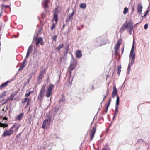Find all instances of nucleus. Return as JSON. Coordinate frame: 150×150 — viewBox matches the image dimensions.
Masks as SVG:
<instances>
[{"label": "nucleus", "instance_id": "1", "mask_svg": "<svg viewBox=\"0 0 150 150\" xmlns=\"http://www.w3.org/2000/svg\"><path fill=\"white\" fill-rule=\"evenodd\" d=\"M134 41H133L132 49L130 52L129 55L130 60L129 63V64H131L132 65H133L135 59V54L134 52Z\"/></svg>", "mask_w": 150, "mask_h": 150}, {"label": "nucleus", "instance_id": "2", "mask_svg": "<svg viewBox=\"0 0 150 150\" xmlns=\"http://www.w3.org/2000/svg\"><path fill=\"white\" fill-rule=\"evenodd\" d=\"M16 124H15L14 125L11 127L9 130H5L3 132L2 136L5 137L6 136H9L11 135L13 132V129L16 127Z\"/></svg>", "mask_w": 150, "mask_h": 150}, {"label": "nucleus", "instance_id": "3", "mask_svg": "<svg viewBox=\"0 0 150 150\" xmlns=\"http://www.w3.org/2000/svg\"><path fill=\"white\" fill-rule=\"evenodd\" d=\"M50 120L51 118H50L44 120L42 124V128L44 129L47 128V127L50 125Z\"/></svg>", "mask_w": 150, "mask_h": 150}, {"label": "nucleus", "instance_id": "4", "mask_svg": "<svg viewBox=\"0 0 150 150\" xmlns=\"http://www.w3.org/2000/svg\"><path fill=\"white\" fill-rule=\"evenodd\" d=\"M95 40L97 43L98 46H101L106 44V42L102 40L101 38L100 37L96 38L95 39Z\"/></svg>", "mask_w": 150, "mask_h": 150}, {"label": "nucleus", "instance_id": "5", "mask_svg": "<svg viewBox=\"0 0 150 150\" xmlns=\"http://www.w3.org/2000/svg\"><path fill=\"white\" fill-rule=\"evenodd\" d=\"M54 87L53 85L52 84L50 85L46 92V96L47 97H48L50 96L52 90Z\"/></svg>", "mask_w": 150, "mask_h": 150}, {"label": "nucleus", "instance_id": "6", "mask_svg": "<svg viewBox=\"0 0 150 150\" xmlns=\"http://www.w3.org/2000/svg\"><path fill=\"white\" fill-rule=\"evenodd\" d=\"M45 73V72L44 70H43L42 69L41 70L40 74L37 79V82L38 83H40L42 81V79L43 77L44 74Z\"/></svg>", "mask_w": 150, "mask_h": 150}, {"label": "nucleus", "instance_id": "7", "mask_svg": "<svg viewBox=\"0 0 150 150\" xmlns=\"http://www.w3.org/2000/svg\"><path fill=\"white\" fill-rule=\"evenodd\" d=\"M143 7L142 4H139L137 6V13L139 15L142 14V10Z\"/></svg>", "mask_w": 150, "mask_h": 150}, {"label": "nucleus", "instance_id": "8", "mask_svg": "<svg viewBox=\"0 0 150 150\" xmlns=\"http://www.w3.org/2000/svg\"><path fill=\"white\" fill-rule=\"evenodd\" d=\"M32 45H30L28 49L27 54L25 57V59L27 58L29 56L30 53L32 52Z\"/></svg>", "mask_w": 150, "mask_h": 150}, {"label": "nucleus", "instance_id": "9", "mask_svg": "<svg viewBox=\"0 0 150 150\" xmlns=\"http://www.w3.org/2000/svg\"><path fill=\"white\" fill-rule=\"evenodd\" d=\"M126 27L129 29V32L130 35L132 34V31L133 29V25L130 23H128L126 26Z\"/></svg>", "mask_w": 150, "mask_h": 150}, {"label": "nucleus", "instance_id": "10", "mask_svg": "<svg viewBox=\"0 0 150 150\" xmlns=\"http://www.w3.org/2000/svg\"><path fill=\"white\" fill-rule=\"evenodd\" d=\"M120 44L121 43L119 41H118L117 44L116 45V46L115 47V54L116 55H117L118 54L117 50L119 48Z\"/></svg>", "mask_w": 150, "mask_h": 150}, {"label": "nucleus", "instance_id": "11", "mask_svg": "<svg viewBox=\"0 0 150 150\" xmlns=\"http://www.w3.org/2000/svg\"><path fill=\"white\" fill-rule=\"evenodd\" d=\"M96 127H93L90 134L91 140H92L94 137V134L96 132Z\"/></svg>", "mask_w": 150, "mask_h": 150}, {"label": "nucleus", "instance_id": "12", "mask_svg": "<svg viewBox=\"0 0 150 150\" xmlns=\"http://www.w3.org/2000/svg\"><path fill=\"white\" fill-rule=\"evenodd\" d=\"M43 4V6L45 8H46L48 7V4L49 3L48 0H44Z\"/></svg>", "mask_w": 150, "mask_h": 150}, {"label": "nucleus", "instance_id": "13", "mask_svg": "<svg viewBox=\"0 0 150 150\" xmlns=\"http://www.w3.org/2000/svg\"><path fill=\"white\" fill-rule=\"evenodd\" d=\"M76 57L78 58H80L82 56V52L81 50H78L76 53Z\"/></svg>", "mask_w": 150, "mask_h": 150}, {"label": "nucleus", "instance_id": "14", "mask_svg": "<svg viewBox=\"0 0 150 150\" xmlns=\"http://www.w3.org/2000/svg\"><path fill=\"white\" fill-rule=\"evenodd\" d=\"M23 113H21L19 115L17 116V117L16 118V120L17 121H19L21 120L22 117L23 115Z\"/></svg>", "mask_w": 150, "mask_h": 150}, {"label": "nucleus", "instance_id": "15", "mask_svg": "<svg viewBox=\"0 0 150 150\" xmlns=\"http://www.w3.org/2000/svg\"><path fill=\"white\" fill-rule=\"evenodd\" d=\"M74 14L75 11L74 10L71 14L70 15H69V18L67 20L68 21H69L70 20H72L71 19L72 18Z\"/></svg>", "mask_w": 150, "mask_h": 150}, {"label": "nucleus", "instance_id": "16", "mask_svg": "<svg viewBox=\"0 0 150 150\" xmlns=\"http://www.w3.org/2000/svg\"><path fill=\"white\" fill-rule=\"evenodd\" d=\"M11 81H7L3 83L0 86V88H4L7 86L8 84Z\"/></svg>", "mask_w": 150, "mask_h": 150}, {"label": "nucleus", "instance_id": "17", "mask_svg": "<svg viewBox=\"0 0 150 150\" xmlns=\"http://www.w3.org/2000/svg\"><path fill=\"white\" fill-rule=\"evenodd\" d=\"M43 41L42 38V37H40L38 38L37 40V41L36 43V45L37 46H38V45L39 43H40L41 42H42Z\"/></svg>", "mask_w": 150, "mask_h": 150}, {"label": "nucleus", "instance_id": "18", "mask_svg": "<svg viewBox=\"0 0 150 150\" xmlns=\"http://www.w3.org/2000/svg\"><path fill=\"white\" fill-rule=\"evenodd\" d=\"M121 68V65H119L117 69V73L118 75H119L120 74Z\"/></svg>", "mask_w": 150, "mask_h": 150}, {"label": "nucleus", "instance_id": "19", "mask_svg": "<svg viewBox=\"0 0 150 150\" xmlns=\"http://www.w3.org/2000/svg\"><path fill=\"white\" fill-rule=\"evenodd\" d=\"M80 7L81 8L84 9L86 7V5L85 3H81L80 5Z\"/></svg>", "mask_w": 150, "mask_h": 150}, {"label": "nucleus", "instance_id": "20", "mask_svg": "<svg viewBox=\"0 0 150 150\" xmlns=\"http://www.w3.org/2000/svg\"><path fill=\"white\" fill-rule=\"evenodd\" d=\"M64 46V44H62L61 45H60L59 46H58L56 48V49L58 50H59L61 49Z\"/></svg>", "mask_w": 150, "mask_h": 150}, {"label": "nucleus", "instance_id": "21", "mask_svg": "<svg viewBox=\"0 0 150 150\" xmlns=\"http://www.w3.org/2000/svg\"><path fill=\"white\" fill-rule=\"evenodd\" d=\"M58 16L57 15H54V16L53 20H55L56 23H57L58 21Z\"/></svg>", "mask_w": 150, "mask_h": 150}, {"label": "nucleus", "instance_id": "22", "mask_svg": "<svg viewBox=\"0 0 150 150\" xmlns=\"http://www.w3.org/2000/svg\"><path fill=\"white\" fill-rule=\"evenodd\" d=\"M45 85H44L43 86L42 88L40 90V93H44V92L45 90Z\"/></svg>", "mask_w": 150, "mask_h": 150}, {"label": "nucleus", "instance_id": "23", "mask_svg": "<svg viewBox=\"0 0 150 150\" xmlns=\"http://www.w3.org/2000/svg\"><path fill=\"white\" fill-rule=\"evenodd\" d=\"M8 126V125L7 124H5L3 123H2L1 122H0V127H7Z\"/></svg>", "mask_w": 150, "mask_h": 150}, {"label": "nucleus", "instance_id": "24", "mask_svg": "<svg viewBox=\"0 0 150 150\" xmlns=\"http://www.w3.org/2000/svg\"><path fill=\"white\" fill-rule=\"evenodd\" d=\"M115 96H117V91H113L112 93V97L114 98Z\"/></svg>", "mask_w": 150, "mask_h": 150}, {"label": "nucleus", "instance_id": "25", "mask_svg": "<svg viewBox=\"0 0 150 150\" xmlns=\"http://www.w3.org/2000/svg\"><path fill=\"white\" fill-rule=\"evenodd\" d=\"M128 11V8L127 7L125 8L123 11V14H126L127 13Z\"/></svg>", "mask_w": 150, "mask_h": 150}, {"label": "nucleus", "instance_id": "26", "mask_svg": "<svg viewBox=\"0 0 150 150\" xmlns=\"http://www.w3.org/2000/svg\"><path fill=\"white\" fill-rule=\"evenodd\" d=\"M14 97V95L12 94L7 99V100H12L13 99Z\"/></svg>", "mask_w": 150, "mask_h": 150}, {"label": "nucleus", "instance_id": "27", "mask_svg": "<svg viewBox=\"0 0 150 150\" xmlns=\"http://www.w3.org/2000/svg\"><path fill=\"white\" fill-rule=\"evenodd\" d=\"M25 65L24 64H21L19 69L18 71H20L21 70H22L25 67Z\"/></svg>", "mask_w": 150, "mask_h": 150}, {"label": "nucleus", "instance_id": "28", "mask_svg": "<svg viewBox=\"0 0 150 150\" xmlns=\"http://www.w3.org/2000/svg\"><path fill=\"white\" fill-rule=\"evenodd\" d=\"M119 97L118 96H117L116 100V105H119Z\"/></svg>", "mask_w": 150, "mask_h": 150}, {"label": "nucleus", "instance_id": "29", "mask_svg": "<svg viewBox=\"0 0 150 150\" xmlns=\"http://www.w3.org/2000/svg\"><path fill=\"white\" fill-rule=\"evenodd\" d=\"M132 65H131V64H128V69H127L128 71H127V74H129V73L130 70V67Z\"/></svg>", "mask_w": 150, "mask_h": 150}, {"label": "nucleus", "instance_id": "30", "mask_svg": "<svg viewBox=\"0 0 150 150\" xmlns=\"http://www.w3.org/2000/svg\"><path fill=\"white\" fill-rule=\"evenodd\" d=\"M28 98H24L22 100V103H24L26 102L28 100Z\"/></svg>", "mask_w": 150, "mask_h": 150}, {"label": "nucleus", "instance_id": "31", "mask_svg": "<svg viewBox=\"0 0 150 150\" xmlns=\"http://www.w3.org/2000/svg\"><path fill=\"white\" fill-rule=\"evenodd\" d=\"M32 93V92L31 91H29L25 94V96L26 97H28L30 95V94Z\"/></svg>", "mask_w": 150, "mask_h": 150}, {"label": "nucleus", "instance_id": "32", "mask_svg": "<svg viewBox=\"0 0 150 150\" xmlns=\"http://www.w3.org/2000/svg\"><path fill=\"white\" fill-rule=\"evenodd\" d=\"M57 38V36L56 35H54L52 37V39L54 41H56V39Z\"/></svg>", "mask_w": 150, "mask_h": 150}, {"label": "nucleus", "instance_id": "33", "mask_svg": "<svg viewBox=\"0 0 150 150\" xmlns=\"http://www.w3.org/2000/svg\"><path fill=\"white\" fill-rule=\"evenodd\" d=\"M119 105H116L115 108V112H117L118 110V109Z\"/></svg>", "mask_w": 150, "mask_h": 150}, {"label": "nucleus", "instance_id": "34", "mask_svg": "<svg viewBox=\"0 0 150 150\" xmlns=\"http://www.w3.org/2000/svg\"><path fill=\"white\" fill-rule=\"evenodd\" d=\"M31 101V99L30 98V99L28 98V100L27 101V105H28L30 104Z\"/></svg>", "mask_w": 150, "mask_h": 150}, {"label": "nucleus", "instance_id": "35", "mask_svg": "<svg viewBox=\"0 0 150 150\" xmlns=\"http://www.w3.org/2000/svg\"><path fill=\"white\" fill-rule=\"evenodd\" d=\"M75 68V67H71L70 69V74H71V71L72 70H73Z\"/></svg>", "mask_w": 150, "mask_h": 150}, {"label": "nucleus", "instance_id": "36", "mask_svg": "<svg viewBox=\"0 0 150 150\" xmlns=\"http://www.w3.org/2000/svg\"><path fill=\"white\" fill-rule=\"evenodd\" d=\"M110 104L109 103H108L107 106L105 108H106V112H107L108 111V107L109 106Z\"/></svg>", "mask_w": 150, "mask_h": 150}, {"label": "nucleus", "instance_id": "37", "mask_svg": "<svg viewBox=\"0 0 150 150\" xmlns=\"http://www.w3.org/2000/svg\"><path fill=\"white\" fill-rule=\"evenodd\" d=\"M42 98L43 97L39 95L38 97V100H40V101H41Z\"/></svg>", "mask_w": 150, "mask_h": 150}, {"label": "nucleus", "instance_id": "38", "mask_svg": "<svg viewBox=\"0 0 150 150\" xmlns=\"http://www.w3.org/2000/svg\"><path fill=\"white\" fill-rule=\"evenodd\" d=\"M55 27V25L53 23L52 26L51 27V30H52Z\"/></svg>", "mask_w": 150, "mask_h": 150}, {"label": "nucleus", "instance_id": "39", "mask_svg": "<svg viewBox=\"0 0 150 150\" xmlns=\"http://www.w3.org/2000/svg\"><path fill=\"white\" fill-rule=\"evenodd\" d=\"M148 27V24H146L144 25V28L145 29H146Z\"/></svg>", "mask_w": 150, "mask_h": 150}, {"label": "nucleus", "instance_id": "40", "mask_svg": "<svg viewBox=\"0 0 150 150\" xmlns=\"http://www.w3.org/2000/svg\"><path fill=\"white\" fill-rule=\"evenodd\" d=\"M19 127V126H17V125L16 124V127L15 128V130L16 131V132L17 131Z\"/></svg>", "mask_w": 150, "mask_h": 150}, {"label": "nucleus", "instance_id": "41", "mask_svg": "<svg viewBox=\"0 0 150 150\" xmlns=\"http://www.w3.org/2000/svg\"><path fill=\"white\" fill-rule=\"evenodd\" d=\"M148 14V11H146L145 14H144V16H142V18H144Z\"/></svg>", "mask_w": 150, "mask_h": 150}, {"label": "nucleus", "instance_id": "42", "mask_svg": "<svg viewBox=\"0 0 150 150\" xmlns=\"http://www.w3.org/2000/svg\"><path fill=\"white\" fill-rule=\"evenodd\" d=\"M2 6L3 7L5 8H7L9 6L8 5H3V4H2Z\"/></svg>", "mask_w": 150, "mask_h": 150}, {"label": "nucleus", "instance_id": "43", "mask_svg": "<svg viewBox=\"0 0 150 150\" xmlns=\"http://www.w3.org/2000/svg\"><path fill=\"white\" fill-rule=\"evenodd\" d=\"M39 95L40 96H41V97H42L43 98V96H44V93H40L39 94Z\"/></svg>", "mask_w": 150, "mask_h": 150}, {"label": "nucleus", "instance_id": "44", "mask_svg": "<svg viewBox=\"0 0 150 150\" xmlns=\"http://www.w3.org/2000/svg\"><path fill=\"white\" fill-rule=\"evenodd\" d=\"M63 60L64 61L66 60V58L64 57H62L61 58L60 60L61 61H62Z\"/></svg>", "mask_w": 150, "mask_h": 150}, {"label": "nucleus", "instance_id": "45", "mask_svg": "<svg viewBox=\"0 0 150 150\" xmlns=\"http://www.w3.org/2000/svg\"><path fill=\"white\" fill-rule=\"evenodd\" d=\"M117 112H115V113L114 114V116H113V119H114L116 116V115H117Z\"/></svg>", "mask_w": 150, "mask_h": 150}, {"label": "nucleus", "instance_id": "46", "mask_svg": "<svg viewBox=\"0 0 150 150\" xmlns=\"http://www.w3.org/2000/svg\"><path fill=\"white\" fill-rule=\"evenodd\" d=\"M113 91H117L116 88V87L115 86L113 87Z\"/></svg>", "mask_w": 150, "mask_h": 150}, {"label": "nucleus", "instance_id": "47", "mask_svg": "<svg viewBox=\"0 0 150 150\" xmlns=\"http://www.w3.org/2000/svg\"><path fill=\"white\" fill-rule=\"evenodd\" d=\"M36 37H37V36H36ZM37 40V37H34L33 39V41H34L35 40Z\"/></svg>", "mask_w": 150, "mask_h": 150}, {"label": "nucleus", "instance_id": "48", "mask_svg": "<svg viewBox=\"0 0 150 150\" xmlns=\"http://www.w3.org/2000/svg\"><path fill=\"white\" fill-rule=\"evenodd\" d=\"M30 78H29L28 79V81H30V79H31V75L30 76Z\"/></svg>", "mask_w": 150, "mask_h": 150}, {"label": "nucleus", "instance_id": "49", "mask_svg": "<svg viewBox=\"0 0 150 150\" xmlns=\"http://www.w3.org/2000/svg\"><path fill=\"white\" fill-rule=\"evenodd\" d=\"M16 78V76H14L13 77V78H12V80H11V81L12 80H14V79H15Z\"/></svg>", "mask_w": 150, "mask_h": 150}, {"label": "nucleus", "instance_id": "50", "mask_svg": "<svg viewBox=\"0 0 150 150\" xmlns=\"http://www.w3.org/2000/svg\"><path fill=\"white\" fill-rule=\"evenodd\" d=\"M102 150H110L109 149H107L105 148L103 149Z\"/></svg>", "mask_w": 150, "mask_h": 150}, {"label": "nucleus", "instance_id": "51", "mask_svg": "<svg viewBox=\"0 0 150 150\" xmlns=\"http://www.w3.org/2000/svg\"><path fill=\"white\" fill-rule=\"evenodd\" d=\"M109 92V90H107L106 91V95L107 96L108 93Z\"/></svg>", "mask_w": 150, "mask_h": 150}, {"label": "nucleus", "instance_id": "52", "mask_svg": "<svg viewBox=\"0 0 150 150\" xmlns=\"http://www.w3.org/2000/svg\"><path fill=\"white\" fill-rule=\"evenodd\" d=\"M26 59H25L24 60V61L23 62V64H25V62H26Z\"/></svg>", "mask_w": 150, "mask_h": 150}, {"label": "nucleus", "instance_id": "53", "mask_svg": "<svg viewBox=\"0 0 150 150\" xmlns=\"http://www.w3.org/2000/svg\"><path fill=\"white\" fill-rule=\"evenodd\" d=\"M40 44H41V45H43V41L42 42H41L40 43Z\"/></svg>", "mask_w": 150, "mask_h": 150}, {"label": "nucleus", "instance_id": "54", "mask_svg": "<svg viewBox=\"0 0 150 150\" xmlns=\"http://www.w3.org/2000/svg\"><path fill=\"white\" fill-rule=\"evenodd\" d=\"M8 100H7V99L6 100V101H5V102H4L3 103L4 104H5L6 103H7V101H8Z\"/></svg>", "mask_w": 150, "mask_h": 150}, {"label": "nucleus", "instance_id": "55", "mask_svg": "<svg viewBox=\"0 0 150 150\" xmlns=\"http://www.w3.org/2000/svg\"><path fill=\"white\" fill-rule=\"evenodd\" d=\"M149 11H150V10L149 9V8H148L147 9V10L146 11H148V13Z\"/></svg>", "mask_w": 150, "mask_h": 150}, {"label": "nucleus", "instance_id": "56", "mask_svg": "<svg viewBox=\"0 0 150 150\" xmlns=\"http://www.w3.org/2000/svg\"><path fill=\"white\" fill-rule=\"evenodd\" d=\"M66 50L67 51H68V46L66 48Z\"/></svg>", "mask_w": 150, "mask_h": 150}, {"label": "nucleus", "instance_id": "57", "mask_svg": "<svg viewBox=\"0 0 150 150\" xmlns=\"http://www.w3.org/2000/svg\"><path fill=\"white\" fill-rule=\"evenodd\" d=\"M111 98H110V99H109V103H109L110 104V102L111 101Z\"/></svg>", "mask_w": 150, "mask_h": 150}, {"label": "nucleus", "instance_id": "58", "mask_svg": "<svg viewBox=\"0 0 150 150\" xmlns=\"http://www.w3.org/2000/svg\"><path fill=\"white\" fill-rule=\"evenodd\" d=\"M68 53V51H66V52L65 53H66V54H67Z\"/></svg>", "mask_w": 150, "mask_h": 150}, {"label": "nucleus", "instance_id": "59", "mask_svg": "<svg viewBox=\"0 0 150 150\" xmlns=\"http://www.w3.org/2000/svg\"><path fill=\"white\" fill-rule=\"evenodd\" d=\"M64 26H65V25L64 24L62 27L63 28H64Z\"/></svg>", "mask_w": 150, "mask_h": 150}, {"label": "nucleus", "instance_id": "60", "mask_svg": "<svg viewBox=\"0 0 150 150\" xmlns=\"http://www.w3.org/2000/svg\"><path fill=\"white\" fill-rule=\"evenodd\" d=\"M106 97V96H105L104 98H103V100H104V99H105V98Z\"/></svg>", "mask_w": 150, "mask_h": 150}, {"label": "nucleus", "instance_id": "61", "mask_svg": "<svg viewBox=\"0 0 150 150\" xmlns=\"http://www.w3.org/2000/svg\"><path fill=\"white\" fill-rule=\"evenodd\" d=\"M134 7H133V9H132V10H133V11H134Z\"/></svg>", "mask_w": 150, "mask_h": 150}, {"label": "nucleus", "instance_id": "62", "mask_svg": "<svg viewBox=\"0 0 150 150\" xmlns=\"http://www.w3.org/2000/svg\"><path fill=\"white\" fill-rule=\"evenodd\" d=\"M30 107L29 108V109H28V111H29L30 110Z\"/></svg>", "mask_w": 150, "mask_h": 150}, {"label": "nucleus", "instance_id": "63", "mask_svg": "<svg viewBox=\"0 0 150 150\" xmlns=\"http://www.w3.org/2000/svg\"><path fill=\"white\" fill-rule=\"evenodd\" d=\"M139 23H137L136 24V25H137V24H139Z\"/></svg>", "mask_w": 150, "mask_h": 150}, {"label": "nucleus", "instance_id": "64", "mask_svg": "<svg viewBox=\"0 0 150 150\" xmlns=\"http://www.w3.org/2000/svg\"><path fill=\"white\" fill-rule=\"evenodd\" d=\"M4 109H3L2 110V111H4Z\"/></svg>", "mask_w": 150, "mask_h": 150}]
</instances>
